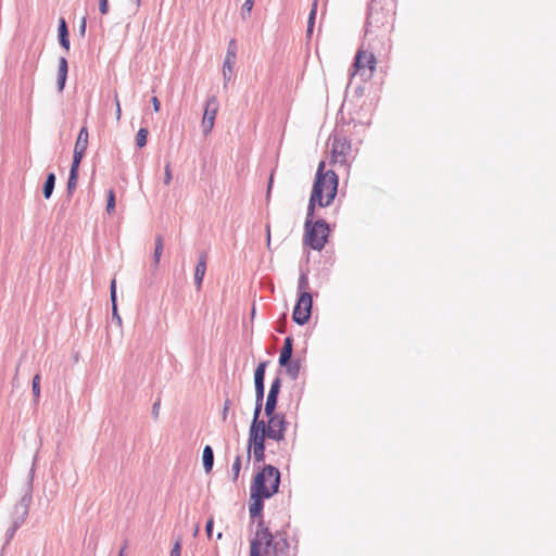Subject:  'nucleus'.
Segmentation results:
<instances>
[{"instance_id":"obj_1","label":"nucleus","mask_w":556,"mask_h":556,"mask_svg":"<svg viewBox=\"0 0 556 556\" xmlns=\"http://www.w3.org/2000/svg\"><path fill=\"white\" fill-rule=\"evenodd\" d=\"M267 421L264 420V428L258 430V439H248V460L253 454L256 463L265 459V440H274L280 442L285 439L287 431V420L282 413L273 412V415H266Z\"/></svg>"},{"instance_id":"obj_2","label":"nucleus","mask_w":556,"mask_h":556,"mask_svg":"<svg viewBox=\"0 0 556 556\" xmlns=\"http://www.w3.org/2000/svg\"><path fill=\"white\" fill-rule=\"evenodd\" d=\"M280 483L279 470L271 466L266 465L260 471L251 485V497L253 503L250 505L249 511L252 518L261 517L264 503V498H269L277 491Z\"/></svg>"},{"instance_id":"obj_3","label":"nucleus","mask_w":556,"mask_h":556,"mask_svg":"<svg viewBox=\"0 0 556 556\" xmlns=\"http://www.w3.org/2000/svg\"><path fill=\"white\" fill-rule=\"evenodd\" d=\"M325 162L318 165L312 194L308 201L309 211H315V206H329L334 200L338 191V176L334 170H324Z\"/></svg>"},{"instance_id":"obj_4","label":"nucleus","mask_w":556,"mask_h":556,"mask_svg":"<svg viewBox=\"0 0 556 556\" xmlns=\"http://www.w3.org/2000/svg\"><path fill=\"white\" fill-rule=\"evenodd\" d=\"M314 212L315 211H309V207H307L304 243L313 250L320 251L327 242L329 226L324 219L313 222Z\"/></svg>"},{"instance_id":"obj_5","label":"nucleus","mask_w":556,"mask_h":556,"mask_svg":"<svg viewBox=\"0 0 556 556\" xmlns=\"http://www.w3.org/2000/svg\"><path fill=\"white\" fill-rule=\"evenodd\" d=\"M264 545L265 551L268 552L270 548L275 556H279L281 552L280 542L273 541V534L268 528L264 527L263 520H260L255 538L251 541L250 556L255 552L260 556V546Z\"/></svg>"},{"instance_id":"obj_6","label":"nucleus","mask_w":556,"mask_h":556,"mask_svg":"<svg viewBox=\"0 0 556 556\" xmlns=\"http://www.w3.org/2000/svg\"><path fill=\"white\" fill-rule=\"evenodd\" d=\"M329 141L331 144V162L340 165L345 164L352 152L351 141L339 131H334L329 137Z\"/></svg>"},{"instance_id":"obj_7","label":"nucleus","mask_w":556,"mask_h":556,"mask_svg":"<svg viewBox=\"0 0 556 556\" xmlns=\"http://www.w3.org/2000/svg\"><path fill=\"white\" fill-rule=\"evenodd\" d=\"M376 67V58L371 52L359 49L355 55L353 63V71L350 76L351 79L359 74L364 79H368L372 76Z\"/></svg>"},{"instance_id":"obj_8","label":"nucleus","mask_w":556,"mask_h":556,"mask_svg":"<svg viewBox=\"0 0 556 556\" xmlns=\"http://www.w3.org/2000/svg\"><path fill=\"white\" fill-rule=\"evenodd\" d=\"M31 500H33V496H31L30 484H29L28 491L22 496L21 501L18 502V504L15 507V511H16L17 516L14 519L12 526L7 531L8 540H11L14 536L16 530L25 522V520L28 516Z\"/></svg>"},{"instance_id":"obj_9","label":"nucleus","mask_w":556,"mask_h":556,"mask_svg":"<svg viewBox=\"0 0 556 556\" xmlns=\"http://www.w3.org/2000/svg\"><path fill=\"white\" fill-rule=\"evenodd\" d=\"M312 294L309 292L299 294V299L292 314L294 323L302 326L308 321L312 313Z\"/></svg>"},{"instance_id":"obj_10","label":"nucleus","mask_w":556,"mask_h":556,"mask_svg":"<svg viewBox=\"0 0 556 556\" xmlns=\"http://www.w3.org/2000/svg\"><path fill=\"white\" fill-rule=\"evenodd\" d=\"M219 108L218 100L215 96H211L207 98L205 103V109L203 113V118L201 123L202 131L204 136H207L215 123L216 114Z\"/></svg>"},{"instance_id":"obj_11","label":"nucleus","mask_w":556,"mask_h":556,"mask_svg":"<svg viewBox=\"0 0 556 556\" xmlns=\"http://www.w3.org/2000/svg\"><path fill=\"white\" fill-rule=\"evenodd\" d=\"M237 56V43L235 39H231L228 43L226 58L224 60L223 64V77L225 85L231 80L232 78V72H233V65Z\"/></svg>"},{"instance_id":"obj_12","label":"nucleus","mask_w":556,"mask_h":556,"mask_svg":"<svg viewBox=\"0 0 556 556\" xmlns=\"http://www.w3.org/2000/svg\"><path fill=\"white\" fill-rule=\"evenodd\" d=\"M281 388V379L276 377L271 384L265 403V415H273L277 406L278 394Z\"/></svg>"},{"instance_id":"obj_13","label":"nucleus","mask_w":556,"mask_h":556,"mask_svg":"<svg viewBox=\"0 0 556 556\" xmlns=\"http://www.w3.org/2000/svg\"><path fill=\"white\" fill-rule=\"evenodd\" d=\"M263 402H255L253 419L249 429V439H258V430H263L264 420L260 419L262 413Z\"/></svg>"},{"instance_id":"obj_14","label":"nucleus","mask_w":556,"mask_h":556,"mask_svg":"<svg viewBox=\"0 0 556 556\" xmlns=\"http://www.w3.org/2000/svg\"><path fill=\"white\" fill-rule=\"evenodd\" d=\"M206 273V253L202 252L199 256L195 270H194V283L198 290L201 289L203 278Z\"/></svg>"},{"instance_id":"obj_15","label":"nucleus","mask_w":556,"mask_h":556,"mask_svg":"<svg viewBox=\"0 0 556 556\" xmlns=\"http://www.w3.org/2000/svg\"><path fill=\"white\" fill-rule=\"evenodd\" d=\"M292 344H293L292 338L287 337L285 339L283 346L281 349L280 356H279V365L280 366H285L289 363V361H291Z\"/></svg>"},{"instance_id":"obj_16","label":"nucleus","mask_w":556,"mask_h":556,"mask_svg":"<svg viewBox=\"0 0 556 556\" xmlns=\"http://www.w3.org/2000/svg\"><path fill=\"white\" fill-rule=\"evenodd\" d=\"M110 296H111V302H112V318H113V320L116 321V324L118 326H121L122 325V318H121V316L118 315V312H117V304H116V280L115 279H113L111 281Z\"/></svg>"},{"instance_id":"obj_17","label":"nucleus","mask_w":556,"mask_h":556,"mask_svg":"<svg viewBox=\"0 0 556 556\" xmlns=\"http://www.w3.org/2000/svg\"><path fill=\"white\" fill-rule=\"evenodd\" d=\"M59 41L60 45L66 50H70V38H68V29L65 20L60 18L59 23Z\"/></svg>"},{"instance_id":"obj_18","label":"nucleus","mask_w":556,"mask_h":556,"mask_svg":"<svg viewBox=\"0 0 556 556\" xmlns=\"http://www.w3.org/2000/svg\"><path fill=\"white\" fill-rule=\"evenodd\" d=\"M202 460L205 472H211L214 465V452L210 445L203 448Z\"/></svg>"},{"instance_id":"obj_19","label":"nucleus","mask_w":556,"mask_h":556,"mask_svg":"<svg viewBox=\"0 0 556 556\" xmlns=\"http://www.w3.org/2000/svg\"><path fill=\"white\" fill-rule=\"evenodd\" d=\"M88 138H89V134H88L87 127L84 126L79 130L74 149L86 152L87 147H88Z\"/></svg>"},{"instance_id":"obj_20","label":"nucleus","mask_w":556,"mask_h":556,"mask_svg":"<svg viewBox=\"0 0 556 556\" xmlns=\"http://www.w3.org/2000/svg\"><path fill=\"white\" fill-rule=\"evenodd\" d=\"M55 185V175L53 173L48 174L43 188L42 193L46 199H49L52 195V192L54 190Z\"/></svg>"},{"instance_id":"obj_21","label":"nucleus","mask_w":556,"mask_h":556,"mask_svg":"<svg viewBox=\"0 0 556 556\" xmlns=\"http://www.w3.org/2000/svg\"><path fill=\"white\" fill-rule=\"evenodd\" d=\"M286 368L287 375L292 379L295 380L299 377L300 374V362L299 361H289L287 365L283 366Z\"/></svg>"},{"instance_id":"obj_22","label":"nucleus","mask_w":556,"mask_h":556,"mask_svg":"<svg viewBox=\"0 0 556 556\" xmlns=\"http://www.w3.org/2000/svg\"><path fill=\"white\" fill-rule=\"evenodd\" d=\"M268 365V362L265 361V362H261L256 369H255V372H254V384H264V380H265V371H266V367Z\"/></svg>"},{"instance_id":"obj_23","label":"nucleus","mask_w":556,"mask_h":556,"mask_svg":"<svg viewBox=\"0 0 556 556\" xmlns=\"http://www.w3.org/2000/svg\"><path fill=\"white\" fill-rule=\"evenodd\" d=\"M317 1L318 0H314L313 4H312V9H311L308 22H307V35H311L313 33L314 22H315L316 12H317Z\"/></svg>"},{"instance_id":"obj_24","label":"nucleus","mask_w":556,"mask_h":556,"mask_svg":"<svg viewBox=\"0 0 556 556\" xmlns=\"http://www.w3.org/2000/svg\"><path fill=\"white\" fill-rule=\"evenodd\" d=\"M78 172L70 170V176L67 180V192L71 195L77 186Z\"/></svg>"},{"instance_id":"obj_25","label":"nucleus","mask_w":556,"mask_h":556,"mask_svg":"<svg viewBox=\"0 0 556 556\" xmlns=\"http://www.w3.org/2000/svg\"><path fill=\"white\" fill-rule=\"evenodd\" d=\"M148 129L140 128L136 135V144L138 148H143L147 144Z\"/></svg>"},{"instance_id":"obj_26","label":"nucleus","mask_w":556,"mask_h":556,"mask_svg":"<svg viewBox=\"0 0 556 556\" xmlns=\"http://www.w3.org/2000/svg\"><path fill=\"white\" fill-rule=\"evenodd\" d=\"M85 151H79L74 149L73 162L71 166V170L78 172L79 164L85 155Z\"/></svg>"},{"instance_id":"obj_27","label":"nucleus","mask_w":556,"mask_h":556,"mask_svg":"<svg viewBox=\"0 0 556 556\" xmlns=\"http://www.w3.org/2000/svg\"><path fill=\"white\" fill-rule=\"evenodd\" d=\"M308 285L309 283H308L307 275L305 273H302L300 275L299 282H298L299 294H302L303 292H307Z\"/></svg>"},{"instance_id":"obj_28","label":"nucleus","mask_w":556,"mask_h":556,"mask_svg":"<svg viewBox=\"0 0 556 556\" xmlns=\"http://www.w3.org/2000/svg\"><path fill=\"white\" fill-rule=\"evenodd\" d=\"M31 390L37 401L40 396V376L38 374L33 378Z\"/></svg>"},{"instance_id":"obj_29","label":"nucleus","mask_w":556,"mask_h":556,"mask_svg":"<svg viewBox=\"0 0 556 556\" xmlns=\"http://www.w3.org/2000/svg\"><path fill=\"white\" fill-rule=\"evenodd\" d=\"M115 208V192L113 189H110L108 191V203H106V211L109 214H111Z\"/></svg>"},{"instance_id":"obj_30","label":"nucleus","mask_w":556,"mask_h":556,"mask_svg":"<svg viewBox=\"0 0 556 556\" xmlns=\"http://www.w3.org/2000/svg\"><path fill=\"white\" fill-rule=\"evenodd\" d=\"M68 72V64L65 56H61L59 59V68H58V75H65L67 76Z\"/></svg>"},{"instance_id":"obj_31","label":"nucleus","mask_w":556,"mask_h":556,"mask_svg":"<svg viewBox=\"0 0 556 556\" xmlns=\"http://www.w3.org/2000/svg\"><path fill=\"white\" fill-rule=\"evenodd\" d=\"M240 470H241V458H240V456H237L232 464V467H231V471H232L235 481L238 479Z\"/></svg>"},{"instance_id":"obj_32","label":"nucleus","mask_w":556,"mask_h":556,"mask_svg":"<svg viewBox=\"0 0 556 556\" xmlns=\"http://www.w3.org/2000/svg\"><path fill=\"white\" fill-rule=\"evenodd\" d=\"M255 386V402H263L264 393H265V384H254Z\"/></svg>"},{"instance_id":"obj_33","label":"nucleus","mask_w":556,"mask_h":556,"mask_svg":"<svg viewBox=\"0 0 556 556\" xmlns=\"http://www.w3.org/2000/svg\"><path fill=\"white\" fill-rule=\"evenodd\" d=\"M253 5H254V0H245L243 5H242V9H241V13H242V17L244 18L245 17V14H250L252 9H253Z\"/></svg>"},{"instance_id":"obj_34","label":"nucleus","mask_w":556,"mask_h":556,"mask_svg":"<svg viewBox=\"0 0 556 556\" xmlns=\"http://www.w3.org/2000/svg\"><path fill=\"white\" fill-rule=\"evenodd\" d=\"M170 164L167 163L164 170V185L168 186L172 181Z\"/></svg>"},{"instance_id":"obj_35","label":"nucleus","mask_w":556,"mask_h":556,"mask_svg":"<svg viewBox=\"0 0 556 556\" xmlns=\"http://www.w3.org/2000/svg\"><path fill=\"white\" fill-rule=\"evenodd\" d=\"M180 554H181V543L179 540H177L170 549L169 556H180Z\"/></svg>"},{"instance_id":"obj_36","label":"nucleus","mask_w":556,"mask_h":556,"mask_svg":"<svg viewBox=\"0 0 556 556\" xmlns=\"http://www.w3.org/2000/svg\"><path fill=\"white\" fill-rule=\"evenodd\" d=\"M162 253H163V250L162 249H154V253H153V265L154 267L156 268L160 264V260H161V256H162Z\"/></svg>"},{"instance_id":"obj_37","label":"nucleus","mask_w":556,"mask_h":556,"mask_svg":"<svg viewBox=\"0 0 556 556\" xmlns=\"http://www.w3.org/2000/svg\"><path fill=\"white\" fill-rule=\"evenodd\" d=\"M99 11L101 14H106L109 12L108 0H99Z\"/></svg>"},{"instance_id":"obj_38","label":"nucleus","mask_w":556,"mask_h":556,"mask_svg":"<svg viewBox=\"0 0 556 556\" xmlns=\"http://www.w3.org/2000/svg\"><path fill=\"white\" fill-rule=\"evenodd\" d=\"M66 78L67 76L65 75H58V89L60 92H62L65 87Z\"/></svg>"},{"instance_id":"obj_39","label":"nucleus","mask_w":556,"mask_h":556,"mask_svg":"<svg viewBox=\"0 0 556 556\" xmlns=\"http://www.w3.org/2000/svg\"><path fill=\"white\" fill-rule=\"evenodd\" d=\"M213 526H214L213 518H210L205 526V531H206V534L208 538L212 536Z\"/></svg>"},{"instance_id":"obj_40","label":"nucleus","mask_w":556,"mask_h":556,"mask_svg":"<svg viewBox=\"0 0 556 556\" xmlns=\"http://www.w3.org/2000/svg\"><path fill=\"white\" fill-rule=\"evenodd\" d=\"M115 105H116V111H115L116 119L119 121L121 119V115H122V109H121V104H119V100L117 98V94H115Z\"/></svg>"},{"instance_id":"obj_41","label":"nucleus","mask_w":556,"mask_h":556,"mask_svg":"<svg viewBox=\"0 0 556 556\" xmlns=\"http://www.w3.org/2000/svg\"><path fill=\"white\" fill-rule=\"evenodd\" d=\"M86 26H87V20H86V17L84 16V17L81 18V21H80V24H79V34H80L81 36H84V35H85V33H86Z\"/></svg>"},{"instance_id":"obj_42","label":"nucleus","mask_w":556,"mask_h":556,"mask_svg":"<svg viewBox=\"0 0 556 556\" xmlns=\"http://www.w3.org/2000/svg\"><path fill=\"white\" fill-rule=\"evenodd\" d=\"M151 102H152L154 112H159L161 109V103H160V100L157 99V97H153Z\"/></svg>"},{"instance_id":"obj_43","label":"nucleus","mask_w":556,"mask_h":556,"mask_svg":"<svg viewBox=\"0 0 556 556\" xmlns=\"http://www.w3.org/2000/svg\"><path fill=\"white\" fill-rule=\"evenodd\" d=\"M229 407H230V401L226 400L225 404H224V408H223V419L224 420L227 418Z\"/></svg>"},{"instance_id":"obj_44","label":"nucleus","mask_w":556,"mask_h":556,"mask_svg":"<svg viewBox=\"0 0 556 556\" xmlns=\"http://www.w3.org/2000/svg\"><path fill=\"white\" fill-rule=\"evenodd\" d=\"M155 249H164L163 237L161 235H157L155 238Z\"/></svg>"},{"instance_id":"obj_45","label":"nucleus","mask_w":556,"mask_h":556,"mask_svg":"<svg viewBox=\"0 0 556 556\" xmlns=\"http://www.w3.org/2000/svg\"><path fill=\"white\" fill-rule=\"evenodd\" d=\"M159 410H160V402H156L152 406V414L156 417L159 415Z\"/></svg>"},{"instance_id":"obj_46","label":"nucleus","mask_w":556,"mask_h":556,"mask_svg":"<svg viewBox=\"0 0 556 556\" xmlns=\"http://www.w3.org/2000/svg\"><path fill=\"white\" fill-rule=\"evenodd\" d=\"M266 232H267V247H270V227L269 225L266 226Z\"/></svg>"},{"instance_id":"obj_47","label":"nucleus","mask_w":556,"mask_h":556,"mask_svg":"<svg viewBox=\"0 0 556 556\" xmlns=\"http://www.w3.org/2000/svg\"><path fill=\"white\" fill-rule=\"evenodd\" d=\"M126 546H127V544L125 543L124 546L121 548V551L118 553V556H124V552H125Z\"/></svg>"},{"instance_id":"obj_48","label":"nucleus","mask_w":556,"mask_h":556,"mask_svg":"<svg viewBox=\"0 0 556 556\" xmlns=\"http://www.w3.org/2000/svg\"><path fill=\"white\" fill-rule=\"evenodd\" d=\"M199 533V525L195 526V528L193 529V535L197 536Z\"/></svg>"},{"instance_id":"obj_49","label":"nucleus","mask_w":556,"mask_h":556,"mask_svg":"<svg viewBox=\"0 0 556 556\" xmlns=\"http://www.w3.org/2000/svg\"><path fill=\"white\" fill-rule=\"evenodd\" d=\"M134 1H135V4H136V8H139L140 3H141V0H134Z\"/></svg>"},{"instance_id":"obj_50","label":"nucleus","mask_w":556,"mask_h":556,"mask_svg":"<svg viewBox=\"0 0 556 556\" xmlns=\"http://www.w3.org/2000/svg\"><path fill=\"white\" fill-rule=\"evenodd\" d=\"M271 184H273V177H271V178H270V180H269L268 191H269V190H270V188H271Z\"/></svg>"},{"instance_id":"obj_51","label":"nucleus","mask_w":556,"mask_h":556,"mask_svg":"<svg viewBox=\"0 0 556 556\" xmlns=\"http://www.w3.org/2000/svg\"><path fill=\"white\" fill-rule=\"evenodd\" d=\"M282 545H283V547H287V546H288V543H287V541H286V540H282Z\"/></svg>"},{"instance_id":"obj_52","label":"nucleus","mask_w":556,"mask_h":556,"mask_svg":"<svg viewBox=\"0 0 556 556\" xmlns=\"http://www.w3.org/2000/svg\"><path fill=\"white\" fill-rule=\"evenodd\" d=\"M222 535H223V534L219 532V533L217 534V539H220V538H222Z\"/></svg>"},{"instance_id":"obj_53","label":"nucleus","mask_w":556,"mask_h":556,"mask_svg":"<svg viewBox=\"0 0 556 556\" xmlns=\"http://www.w3.org/2000/svg\"><path fill=\"white\" fill-rule=\"evenodd\" d=\"M252 556H257V554L254 552Z\"/></svg>"}]
</instances>
